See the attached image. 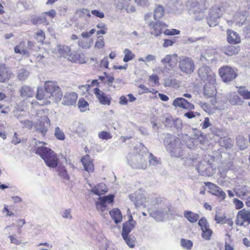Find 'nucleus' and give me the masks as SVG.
Returning <instances> with one entry per match:
<instances>
[{
	"mask_svg": "<svg viewBox=\"0 0 250 250\" xmlns=\"http://www.w3.org/2000/svg\"><path fill=\"white\" fill-rule=\"evenodd\" d=\"M180 70L187 74H191L195 69L194 62L190 58L183 57L179 62Z\"/></svg>",
	"mask_w": 250,
	"mask_h": 250,
	"instance_id": "obj_10",
	"label": "nucleus"
},
{
	"mask_svg": "<svg viewBox=\"0 0 250 250\" xmlns=\"http://www.w3.org/2000/svg\"><path fill=\"white\" fill-rule=\"evenodd\" d=\"M34 37L38 42H43L45 39V33L42 30L38 29L35 33Z\"/></svg>",
	"mask_w": 250,
	"mask_h": 250,
	"instance_id": "obj_46",
	"label": "nucleus"
},
{
	"mask_svg": "<svg viewBox=\"0 0 250 250\" xmlns=\"http://www.w3.org/2000/svg\"><path fill=\"white\" fill-rule=\"evenodd\" d=\"M213 158L211 160L206 159L201 161L197 165L196 169L199 174L203 176H210L214 173V170L212 166V161Z\"/></svg>",
	"mask_w": 250,
	"mask_h": 250,
	"instance_id": "obj_8",
	"label": "nucleus"
},
{
	"mask_svg": "<svg viewBox=\"0 0 250 250\" xmlns=\"http://www.w3.org/2000/svg\"><path fill=\"white\" fill-rule=\"evenodd\" d=\"M59 175L65 180H69V177L64 167L59 166L57 168Z\"/></svg>",
	"mask_w": 250,
	"mask_h": 250,
	"instance_id": "obj_42",
	"label": "nucleus"
},
{
	"mask_svg": "<svg viewBox=\"0 0 250 250\" xmlns=\"http://www.w3.org/2000/svg\"><path fill=\"white\" fill-rule=\"evenodd\" d=\"M61 215L63 218L66 219H72L71 210L70 208L65 209L61 213Z\"/></svg>",
	"mask_w": 250,
	"mask_h": 250,
	"instance_id": "obj_58",
	"label": "nucleus"
},
{
	"mask_svg": "<svg viewBox=\"0 0 250 250\" xmlns=\"http://www.w3.org/2000/svg\"><path fill=\"white\" fill-rule=\"evenodd\" d=\"M148 25L151 29L150 33L156 37L160 36L162 33L163 29L167 27L165 23L160 21H148Z\"/></svg>",
	"mask_w": 250,
	"mask_h": 250,
	"instance_id": "obj_13",
	"label": "nucleus"
},
{
	"mask_svg": "<svg viewBox=\"0 0 250 250\" xmlns=\"http://www.w3.org/2000/svg\"><path fill=\"white\" fill-rule=\"evenodd\" d=\"M220 145L226 148H231L233 146V141L229 138H221L219 142Z\"/></svg>",
	"mask_w": 250,
	"mask_h": 250,
	"instance_id": "obj_37",
	"label": "nucleus"
},
{
	"mask_svg": "<svg viewBox=\"0 0 250 250\" xmlns=\"http://www.w3.org/2000/svg\"><path fill=\"white\" fill-rule=\"evenodd\" d=\"M127 161L131 167L135 169H145L147 166L146 155H144L137 147H135L133 152L128 155Z\"/></svg>",
	"mask_w": 250,
	"mask_h": 250,
	"instance_id": "obj_4",
	"label": "nucleus"
},
{
	"mask_svg": "<svg viewBox=\"0 0 250 250\" xmlns=\"http://www.w3.org/2000/svg\"><path fill=\"white\" fill-rule=\"evenodd\" d=\"M32 23L34 24H43L47 25L49 24V22L47 20L44 14L42 13L41 15L35 16L32 18Z\"/></svg>",
	"mask_w": 250,
	"mask_h": 250,
	"instance_id": "obj_32",
	"label": "nucleus"
},
{
	"mask_svg": "<svg viewBox=\"0 0 250 250\" xmlns=\"http://www.w3.org/2000/svg\"><path fill=\"white\" fill-rule=\"evenodd\" d=\"M164 142L170 156L180 158L183 156L184 145L178 138L168 135L165 138Z\"/></svg>",
	"mask_w": 250,
	"mask_h": 250,
	"instance_id": "obj_3",
	"label": "nucleus"
},
{
	"mask_svg": "<svg viewBox=\"0 0 250 250\" xmlns=\"http://www.w3.org/2000/svg\"><path fill=\"white\" fill-rule=\"evenodd\" d=\"M165 8L163 6L161 5H157L156 6L154 10L153 17L154 19L156 21L159 20L164 16Z\"/></svg>",
	"mask_w": 250,
	"mask_h": 250,
	"instance_id": "obj_30",
	"label": "nucleus"
},
{
	"mask_svg": "<svg viewBox=\"0 0 250 250\" xmlns=\"http://www.w3.org/2000/svg\"><path fill=\"white\" fill-rule=\"evenodd\" d=\"M219 18H216L215 17H211L208 15L207 20L209 26H215L218 24V20Z\"/></svg>",
	"mask_w": 250,
	"mask_h": 250,
	"instance_id": "obj_56",
	"label": "nucleus"
},
{
	"mask_svg": "<svg viewBox=\"0 0 250 250\" xmlns=\"http://www.w3.org/2000/svg\"><path fill=\"white\" fill-rule=\"evenodd\" d=\"M48 98L56 102H60L62 97V92L55 81H46L44 84Z\"/></svg>",
	"mask_w": 250,
	"mask_h": 250,
	"instance_id": "obj_5",
	"label": "nucleus"
},
{
	"mask_svg": "<svg viewBox=\"0 0 250 250\" xmlns=\"http://www.w3.org/2000/svg\"><path fill=\"white\" fill-rule=\"evenodd\" d=\"M178 62V56L176 54L172 55H167L162 59L161 62L168 69H172L176 65Z\"/></svg>",
	"mask_w": 250,
	"mask_h": 250,
	"instance_id": "obj_14",
	"label": "nucleus"
},
{
	"mask_svg": "<svg viewBox=\"0 0 250 250\" xmlns=\"http://www.w3.org/2000/svg\"><path fill=\"white\" fill-rule=\"evenodd\" d=\"M123 239L125 241L126 244L130 248H134L135 247L134 240L130 238V235L128 234L122 235Z\"/></svg>",
	"mask_w": 250,
	"mask_h": 250,
	"instance_id": "obj_53",
	"label": "nucleus"
},
{
	"mask_svg": "<svg viewBox=\"0 0 250 250\" xmlns=\"http://www.w3.org/2000/svg\"><path fill=\"white\" fill-rule=\"evenodd\" d=\"M114 199V195L110 194L103 197H100L98 200L95 201L96 208L97 210L101 214L105 217L107 214L104 213V211L108 209L107 208V205L111 204L113 202Z\"/></svg>",
	"mask_w": 250,
	"mask_h": 250,
	"instance_id": "obj_6",
	"label": "nucleus"
},
{
	"mask_svg": "<svg viewBox=\"0 0 250 250\" xmlns=\"http://www.w3.org/2000/svg\"><path fill=\"white\" fill-rule=\"evenodd\" d=\"M177 85V81L175 79L172 78H168L164 79V85L165 87L172 86L174 87Z\"/></svg>",
	"mask_w": 250,
	"mask_h": 250,
	"instance_id": "obj_50",
	"label": "nucleus"
},
{
	"mask_svg": "<svg viewBox=\"0 0 250 250\" xmlns=\"http://www.w3.org/2000/svg\"><path fill=\"white\" fill-rule=\"evenodd\" d=\"M180 31L177 29H166L164 33L166 35H178L180 34Z\"/></svg>",
	"mask_w": 250,
	"mask_h": 250,
	"instance_id": "obj_61",
	"label": "nucleus"
},
{
	"mask_svg": "<svg viewBox=\"0 0 250 250\" xmlns=\"http://www.w3.org/2000/svg\"><path fill=\"white\" fill-rule=\"evenodd\" d=\"M227 41L229 43L236 44L240 42V38L236 32L231 29H229L227 31Z\"/></svg>",
	"mask_w": 250,
	"mask_h": 250,
	"instance_id": "obj_26",
	"label": "nucleus"
},
{
	"mask_svg": "<svg viewBox=\"0 0 250 250\" xmlns=\"http://www.w3.org/2000/svg\"><path fill=\"white\" fill-rule=\"evenodd\" d=\"M206 185H211L212 186V189L213 190V194L219 196L222 199H224L226 197L225 193L222 190V189L218 186L213 184L210 182L206 183Z\"/></svg>",
	"mask_w": 250,
	"mask_h": 250,
	"instance_id": "obj_34",
	"label": "nucleus"
},
{
	"mask_svg": "<svg viewBox=\"0 0 250 250\" xmlns=\"http://www.w3.org/2000/svg\"><path fill=\"white\" fill-rule=\"evenodd\" d=\"M234 191L238 197L245 199L250 195V188L245 185H238L234 188Z\"/></svg>",
	"mask_w": 250,
	"mask_h": 250,
	"instance_id": "obj_17",
	"label": "nucleus"
},
{
	"mask_svg": "<svg viewBox=\"0 0 250 250\" xmlns=\"http://www.w3.org/2000/svg\"><path fill=\"white\" fill-rule=\"evenodd\" d=\"M186 4L189 12L193 14L202 13L206 9V0H188Z\"/></svg>",
	"mask_w": 250,
	"mask_h": 250,
	"instance_id": "obj_7",
	"label": "nucleus"
},
{
	"mask_svg": "<svg viewBox=\"0 0 250 250\" xmlns=\"http://www.w3.org/2000/svg\"><path fill=\"white\" fill-rule=\"evenodd\" d=\"M78 105L82 112L85 111L88 107V103L83 98L79 99Z\"/></svg>",
	"mask_w": 250,
	"mask_h": 250,
	"instance_id": "obj_49",
	"label": "nucleus"
},
{
	"mask_svg": "<svg viewBox=\"0 0 250 250\" xmlns=\"http://www.w3.org/2000/svg\"><path fill=\"white\" fill-rule=\"evenodd\" d=\"M54 135L58 140H64L65 139V135L63 132L59 127L55 128Z\"/></svg>",
	"mask_w": 250,
	"mask_h": 250,
	"instance_id": "obj_51",
	"label": "nucleus"
},
{
	"mask_svg": "<svg viewBox=\"0 0 250 250\" xmlns=\"http://www.w3.org/2000/svg\"><path fill=\"white\" fill-rule=\"evenodd\" d=\"M201 230L202 231V237L205 240H209L211 239V236L213 232L212 230L209 228V227L202 228Z\"/></svg>",
	"mask_w": 250,
	"mask_h": 250,
	"instance_id": "obj_40",
	"label": "nucleus"
},
{
	"mask_svg": "<svg viewBox=\"0 0 250 250\" xmlns=\"http://www.w3.org/2000/svg\"><path fill=\"white\" fill-rule=\"evenodd\" d=\"M172 105L175 107H180L186 109H193L194 106L183 98H177L172 103Z\"/></svg>",
	"mask_w": 250,
	"mask_h": 250,
	"instance_id": "obj_18",
	"label": "nucleus"
},
{
	"mask_svg": "<svg viewBox=\"0 0 250 250\" xmlns=\"http://www.w3.org/2000/svg\"><path fill=\"white\" fill-rule=\"evenodd\" d=\"M78 99V95L74 92H69L65 93L62 104L64 105H73L75 104Z\"/></svg>",
	"mask_w": 250,
	"mask_h": 250,
	"instance_id": "obj_16",
	"label": "nucleus"
},
{
	"mask_svg": "<svg viewBox=\"0 0 250 250\" xmlns=\"http://www.w3.org/2000/svg\"><path fill=\"white\" fill-rule=\"evenodd\" d=\"M215 59L214 53L212 50H207L201 55L200 60L203 63H208L212 62Z\"/></svg>",
	"mask_w": 250,
	"mask_h": 250,
	"instance_id": "obj_28",
	"label": "nucleus"
},
{
	"mask_svg": "<svg viewBox=\"0 0 250 250\" xmlns=\"http://www.w3.org/2000/svg\"><path fill=\"white\" fill-rule=\"evenodd\" d=\"M124 53L125 54V57L124 58V61L125 62H128V61L132 60L135 57V55L127 48L125 49Z\"/></svg>",
	"mask_w": 250,
	"mask_h": 250,
	"instance_id": "obj_47",
	"label": "nucleus"
},
{
	"mask_svg": "<svg viewBox=\"0 0 250 250\" xmlns=\"http://www.w3.org/2000/svg\"><path fill=\"white\" fill-rule=\"evenodd\" d=\"M148 162L150 166H156L161 164L160 159L153 155L152 153L149 154Z\"/></svg>",
	"mask_w": 250,
	"mask_h": 250,
	"instance_id": "obj_43",
	"label": "nucleus"
},
{
	"mask_svg": "<svg viewBox=\"0 0 250 250\" xmlns=\"http://www.w3.org/2000/svg\"><path fill=\"white\" fill-rule=\"evenodd\" d=\"M111 217L114 220L116 224L120 223L122 220V215L118 208H114L109 211Z\"/></svg>",
	"mask_w": 250,
	"mask_h": 250,
	"instance_id": "obj_31",
	"label": "nucleus"
},
{
	"mask_svg": "<svg viewBox=\"0 0 250 250\" xmlns=\"http://www.w3.org/2000/svg\"><path fill=\"white\" fill-rule=\"evenodd\" d=\"M129 220L123 224L122 235L128 234L136 225V222L133 219L131 215L129 216Z\"/></svg>",
	"mask_w": 250,
	"mask_h": 250,
	"instance_id": "obj_19",
	"label": "nucleus"
},
{
	"mask_svg": "<svg viewBox=\"0 0 250 250\" xmlns=\"http://www.w3.org/2000/svg\"><path fill=\"white\" fill-rule=\"evenodd\" d=\"M30 46V42L28 41L21 42L19 45L16 46L14 48V51L16 53L22 54L24 55L29 56V53L27 48Z\"/></svg>",
	"mask_w": 250,
	"mask_h": 250,
	"instance_id": "obj_21",
	"label": "nucleus"
},
{
	"mask_svg": "<svg viewBox=\"0 0 250 250\" xmlns=\"http://www.w3.org/2000/svg\"><path fill=\"white\" fill-rule=\"evenodd\" d=\"M40 127H37V131L39 132L42 136H44L47 131V129L42 124H40Z\"/></svg>",
	"mask_w": 250,
	"mask_h": 250,
	"instance_id": "obj_62",
	"label": "nucleus"
},
{
	"mask_svg": "<svg viewBox=\"0 0 250 250\" xmlns=\"http://www.w3.org/2000/svg\"><path fill=\"white\" fill-rule=\"evenodd\" d=\"M238 93L245 99H250V91L243 87H240L238 90Z\"/></svg>",
	"mask_w": 250,
	"mask_h": 250,
	"instance_id": "obj_52",
	"label": "nucleus"
},
{
	"mask_svg": "<svg viewBox=\"0 0 250 250\" xmlns=\"http://www.w3.org/2000/svg\"><path fill=\"white\" fill-rule=\"evenodd\" d=\"M129 197L137 207L143 205L146 202V193L140 189L130 194Z\"/></svg>",
	"mask_w": 250,
	"mask_h": 250,
	"instance_id": "obj_11",
	"label": "nucleus"
},
{
	"mask_svg": "<svg viewBox=\"0 0 250 250\" xmlns=\"http://www.w3.org/2000/svg\"><path fill=\"white\" fill-rule=\"evenodd\" d=\"M57 49L60 55L63 57L68 56L71 51L70 48L68 46L61 44L58 45Z\"/></svg>",
	"mask_w": 250,
	"mask_h": 250,
	"instance_id": "obj_36",
	"label": "nucleus"
},
{
	"mask_svg": "<svg viewBox=\"0 0 250 250\" xmlns=\"http://www.w3.org/2000/svg\"><path fill=\"white\" fill-rule=\"evenodd\" d=\"M227 98L232 105H241L244 103V101L235 92L228 94Z\"/></svg>",
	"mask_w": 250,
	"mask_h": 250,
	"instance_id": "obj_22",
	"label": "nucleus"
},
{
	"mask_svg": "<svg viewBox=\"0 0 250 250\" xmlns=\"http://www.w3.org/2000/svg\"><path fill=\"white\" fill-rule=\"evenodd\" d=\"M36 97L39 100L49 99L47 94L46 92L45 93L42 88H39L37 90Z\"/></svg>",
	"mask_w": 250,
	"mask_h": 250,
	"instance_id": "obj_48",
	"label": "nucleus"
},
{
	"mask_svg": "<svg viewBox=\"0 0 250 250\" xmlns=\"http://www.w3.org/2000/svg\"><path fill=\"white\" fill-rule=\"evenodd\" d=\"M180 244L183 248L187 249V250H191L193 246V243L191 240L184 238L181 239Z\"/></svg>",
	"mask_w": 250,
	"mask_h": 250,
	"instance_id": "obj_44",
	"label": "nucleus"
},
{
	"mask_svg": "<svg viewBox=\"0 0 250 250\" xmlns=\"http://www.w3.org/2000/svg\"><path fill=\"white\" fill-rule=\"evenodd\" d=\"M117 7L120 9H125L127 13H132L135 11V8L131 4L130 0H122L117 4Z\"/></svg>",
	"mask_w": 250,
	"mask_h": 250,
	"instance_id": "obj_24",
	"label": "nucleus"
},
{
	"mask_svg": "<svg viewBox=\"0 0 250 250\" xmlns=\"http://www.w3.org/2000/svg\"><path fill=\"white\" fill-rule=\"evenodd\" d=\"M219 74L223 82L225 83L232 81L237 76L235 70L229 66H223L220 68Z\"/></svg>",
	"mask_w": 250,
	"mask_h": 250,
	"instance_id": "obj_9",
	"label": "nucleus"
},
{
	"mask_svg": "<svg viewBox=\"0 0 250 250\" xmlns=\"http://www.w3.org/2000/svg\"><path fill=\"white\" fill-rule=\"evenodd\" d=\"M11 73H9L8 68L4 64L0 65V82H4L9 79Z\"/></svg>",
	"mask_w": 250,
	"mask_h": 250,
	"instance_id": "obj_29",
	"label": "nucleus"
},
{
	"mask_svg": "<svg viewBox=\"0 0 250 250\" xmlns=\"http://www.w3.org/2000/svg\"><path fill=\"white\" fill-rule=\"evenodd\" d=\"M198 76L204 82V94L208 97H213L216 93V77L210 68L203 65L198 69Z\"/></svg>",
	"mask_w": 250,
	"mask_h": 250,
	"instance_id": "obj_1",
	"label": "nucleus"
},
{
	"mask_svg": "<svg viewBox=\"0 0 250 250\" xmlns=\"http://www.w3.org/2000/svg\"><path fill=\"white\" fill-rule=\"evenodd\" d=\"M223 14L222 9L217 6H213L210 10L209 16L220 18Z\"/></svg>",
	"mask_w": 250,
	"mask_h": 250,
	"instance_id": "obj_38",
	"label": "nucleus"
},
{
	"mask_svg": "<svg viewBox=\"0 0 250 250\" xmlns=\"http://www.w3.org/2000/svg\"><path fill=\"white\" fill-rule=\"evenodd\" d=\"M96 31L95 29H91L89 32H83L81 34V36L83 38H89L92 34H93Z\"/></svg>",
	"mask_w": 250,
	"mask_h": 250,
	"instance_id": "obj_63",
	"label": "nucleus"
},
{
	"mask_svg": "<svg viewBox=\"0 0 250 250\" xmlns=\"http://www.w3.org/2000/svg\"><path fill=\"white\" fill-rule=\"evenodd\" d=\"M29 76V72L25 69L22 68L19 70L18 78L20 81H24Z\"/></svg>",
	"mask_w": 250,
	"mask_h": 250,
	"instance_id": "obj_45",
	"label": "nucleus"
},
{
	"mask_svg": "<svg viewBox=\"0 0 250 250\" xmlns=\"http://www.w3.org/2000/svg\"><path fill=\"white\" fill-rule=\"evenodd\" d=\"M76 14L80 17H84L85 16L90 17L89 11L87 9H78L76 11Z\"/></svg>",
	"mask_w": 250,
	"mask_h": 250,
	"instance_id": "obj_55",
	"label": "nucleus"
},
{
	"mask_svg": "<svg viewBox=\"0 0 250 250\" xmlns=\"http://www.w3.org/2000/svg\"><path fill=\"white\" fill-rule=\"evenodd\" d=\"M81 162L85 171L90 172L93 171L94 165L90 156L86 155L81 158Z\"/></svg>",
	"mask_w": 250,
	"mask_h": 250,
	"instance_id": "obj_23",
	"label": "nucleus"
},
{
	"mask_svg": "<svg viewBox=\"0 0 250 250\" xmlns=\"http://www.w3.org/2000/svg\"><path fill=\"white\" fill-rule=\"evenodd\" d=\"M236 142L238 146L241 150L245 149L248 145L247 140L242 136H239L236 138Z\"/></svg>",
	"mask_w": 250,
	"mask_h": 250,
	"instance_id": "obj_39",
	"label": "nucleus"
},
{
	"mask_svg": "<svg viewBox=\"0 0 250 250\" xmlns=\"http://www.w3.org/2000/svg\"><path fill=\"white\" fill-rule=\"evenodd\" d=\"M34 143L35 144L34 149L35 153L41 156L47 167H56L58 166L59 158L55 152L50 148L44 146L42 142H39L41 146L37 145L36 142Z\"/></svg>",
	"mask_w": 250,
	"mask_h": 250,
	"instance_id": "obj_2",
	"label": "nucleus"
},
{
	"mask_svg": "<svg viewBox=\"0 0 250 250\" xmlns=\"http://www.w3.org/2000/svg\"><path fill=\"white\" fill-rule=\"evenodd\" d=\"M94 93L99 102L102 104L109 105L110 104V99L106 96L105 94L100 90L98 88L94 89Z\"/></svg>",
	"mask_w": 250,
	"mask_h": 250,
	"instance_id": "obj_20",
	"label": "nucleus"
},
{
	"mask_svg": "<svg viewBox=\"0 0 250 250\" xmlns=\"http://www.w3.org/2000/svg\"><path fill=\"white\" fill-rule=\"evenodd\" d=\"M93 41L90 38H84L83 40H80L78 41V45L83 49H89L92 45Z\"/></svg>",
	"mask_w": 250,
	"mask_h": 250,
	"instance_id": "obj_33",
	"label": "nucleus"
},
{
	"mask_svg": "<svg viewBox=\"0 0 250 250\" xmlns=\"http://www.w3.org/2000/svg\"><path fill=\"white\" fill-rule=\"evenodd\" d=\"M198 225L200 227L201 229L209 227V225L205 217H202L199 220Z\"/></svg>",
	"mask_w": 250,
	"mask_h": 250,
	"instance_id": "obj_59",
	"label": "nucleus"
},
{
	"mask_svg": "<svg viewBox=\"0 0 250 250\" xmlns=\"http://www.w3.org/2000/svg\"><path fill=\"white\" fill-rule=\"evenodd\" d=\"M247 14V13L246 11H244V13L242 16H240V20H239L238 18V17H239V15L237 14L235 16L234 20H235L236 22L238 24H241L242 25L246 20V16Z\"/></svg>",
	"mask_w": 250,
	"mask_h": 250,
	"instance_id": "obj_57",
	"label": "nucleus"
},
{
	"mask_svg": "<svg viewBox=\"0 0 250 250\" xmlns=\"http://www.w3.org/2000/svg\"><path fill=\"white\" fill-rule=\"evenodd\" d=\"M222 52L227 56H231L237 54L240 51L239 46L226 45L222 47Z\"/></svg>",
	"mask_w": 250,
	"mask_h": 250,
	"instance_id": "obj_27",
	"label": "nucleus"
},
{
	"mask_svg": "<svg viewBox=\"0 0 250 250\" xmlns=\"http://www.w3.org/2000/svg\"><path fill=\"white\" fill-rule=\"evenodd\" d=\"M184 217L191 223H195L199 219V215L191 211H186L184 213Z\"/></svg>",
	"mask_w": 250,
	"mask_h": 250,
	"instance_id": "obj_35",
	"label": "nucleus"
},
{
	"mask_svg": "<svg viewBox=\"0 0 250 250\" xmlns=\"http://www.w3.org/2000/svg\"><path fill=\"white\" fill-rule=\"evenodd\" d=\"M20 93L22 97H31V89L29 86H22L20 90Z\"/></svg>",
	"mask_w": 250,
	"mask_h": 250,
	"instance_id": "obj_41",
	"label": "nucleus"
},
{
	"mask_svg": "<svg viewBox=\"0 0 250 250\" xmlns=\"http://www.w3.org/2000/svg\"><path fill=\"white\" fill-rule=\"evenodd\" d=\"M98 137L101 139L107 140L111 139L112 136L109 132L103 131L99 133Z\"/></svg>",
	"mask_w": 250,
	"mask_h": 250,
	"instance_id": "obj_54",
	"label": "nucleus"
},
{
	"mask_svg": "<svg viewBox=\"0 0 250 250\" xmlns=\"http://www.w3.org/2000/svg\"><path fill=\"white\" fill-rule=\"evenodd\" d=\"M236 224L239 226H248L250 224V210L243 209L239 210L237 215Z\"/></svg>",
	"mask_w": 250,
	"mask_h": 250,
	"instance_id": "obj_12",
	"label": "nucleus"
},
{
	"mask_svg": "<svg viewBox=\"0 0 250 250\" xmlns=\"http://www.w3.org/2000/svg\"><path fill=\"white\" fill-rule=\"evenodd\" d=\"M91 14L100 18H103L104 16V13L103 12L98 10H92Z\"/></svg>",
	"mask_w": 250,
	"mask_h": 250,
	"instance_id": "obj_64",
	"label": "nucleus"
},
{
	"mask_svg": "<svg viewBox=\"0 0 250 250\" xmlns=\"http://www.w3.org/2000/svg\"><path fill=\"white\" fill-rule=\"evenodd\" d=\"M108 190V188L106 185L104 183H100L94 186L90 189V191L92 192L94 194L100 196L104 194Z\"/></svg>",
	"mask_w": 250,
	"mask_h": 250,
	"instance_id": "obj_25",
	"label": "nucleus"
},
{
	"mask_svg": "<svg viewBox=\"0 0 250 250\" xmlns=\"http://www.w3.org/2000/svg\"><path fill=\"white\" fill-rule=\"evenodd\" d=\"M104 45V39L103 36H99L98 38V40L96 41L95 47L97 48H102Z\"/></svg>",
	"mask_w": 250,
	"mask_h": 250,
	"instance_id": "obj_60",
	"label": "nucleus"
},
{
	"mask_svg": "<svg viewBox=\"0 0 250 250\" xmlns=\"http://www.w3.org/2000/svg\"><path fill=\"white\" fill-rule=\"evenodd\" d=\"M170 209L168 208L164 209H157L150 212V215L157 221H163L168 214Z\"/></svg>",
	"mask_w": 250,
	"mask_h": 250,
	"instance_id": "obj_15",
	"label": "nucleus"
}]
</instances>
